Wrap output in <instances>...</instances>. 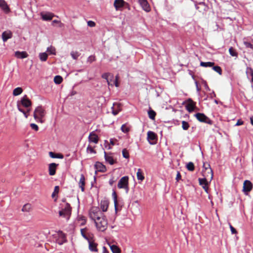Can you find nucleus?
Wrapping results in <instances>:
<instances>
[{"instance_id":"603ef678","label":"nucleus","mask_w":253,"mask_h":253,"mask_svg":"<svg viewBox=\"0 0 253 253\" xmlns=\"http://www.w3.org/2000/svg\"><path fill=\"white\" fill-rule=\"evenodd\" d=\"M244 43L246 47L253 49V44H252L251 42H244Z\"/></svg>"},{"instance_id":"5fc2aeb1","label":"nucleus","mask_w":253,"mask_h":253,"mask_svg":"<svg viewBox=\"0 0 253 253\" xmlns=\"http://www.w3.org/2000/svg\"><path fill=\"white\" fill-rule=\"evenodd\" d=\"M30 126L31 127V128L36 130V131H38V129H39V127L38 126L35 124H30Z\"/></svg>"},{"instance_id":"ddd939ff","label":"nucleus","mask_w":253,"mask_h":253,"mask_svg":"<svg viewBox=\"0 0 253 253\" xmlns=\"http://www.w3.org/2000/svg\"><path fill=\"white\" fill-rule=\"evenodd\" d=\"M0 8L6 14L10 12V9L5 0H0Z\"/></svg>"},{"instance_id":"f3484780","label":"nucleus","mask_w":253,"mask_h":253,"mask_svg":"<svg viewBox=\"0 0 253 253\" xmlns=\"http://www.w3.org/2000/svg\"><path fill=\"white\" fill-rule=\"evenodd\" d=\"M100 208L102 210V212H105L107 211L108 206H109V201L107 200L103 199L101 201L100 204Z\"/></svg>"},{"instance_id":"cd10ccee","label":"nucleus","mask_w":253,"mask_h":253,"mask_svg":"<svg viewBox=\"0 0 253 253\" xmlns=\"http://www.w3.org/2000/svg\"><path fill=\"white\" fill-rule=\"evenodd\" d=\"M130 127L127 124H125L122 126L121 129L123 132L126 133L130 131Z\"/></svg>"},{"instance_id":"de8ad7c7","label":"nucleus","mask_w":253,"mask_h":253,"mask_svg":"<svg viewBox=\"0 0 253 253\" xmlns=\"http://www.w3.org/2000/svg\"><path fill=\"white\" fill-rule=\"evenodd\" d=\"M86 151L88 153H96V151L93 149V148L89 145H88L86 148Z\"/></svg>"},{"instance_id":"864d4df0","label":"nucleus","mask_w":253,"mask_h":253,"mask_svg":"<svg viewBox=\"0 0 253 253\" xmlns=\"http://www.w3.org/2000/svg\"><path fill=\"white\" fill-rule=\"evenodd\" d=\"M59 191V187L58 186H56L54 187V190L53 193L52 194V197H53L55 194H57Z\"/></svg>"},{"instance_id":"72a5a7b5","label":"nucleus","mask_w":253,"mask_h":253,"mask_svg":"<svg viewBox=\"0 0 253 253\" xmlns=\"http://www.w3.org/2000/svg\"><path fill=\"white\" fill-rule=\"evenodd\" d=\"M62 81H63V79L61 76H59V75H57V76H55V77L54 78V82L56 84H61Z\"/></svg>"},{"instance_id":"20e7f679","label":"nucleus","mask_w":253,"mask_h":253,"mask_svg":"<svg viewBox=\"0 0 253 253\" xmlns=\"http://www.w3.org/2000/svg\"><path fill=\"white\" fill-rule=\"evenodd\" d=\"M117 186L119 189H124L126 192L127 193L129 191L128 177L127 176L122 177L119 181Z\"/></svg>"},{"instance_id":"8fccbe9b","label":"nucleus","mask_w":253,"mask_h":253,"mask_svg":"<svg viewBox=\"0 0 253 253\" xmlns=\"http://www.w3.org/2000/svg\"><path fill=\"white\" fill-rule=\"evenodd\" d=\"M84 230H85V229H81V234L82 235V236L85 239H86L87 241H89V239H90V238H89L84 233Z\"/></svg>"},{"instance_id":"f257e3e1","label":"nucleus","mask_w":253,"mask_h":253,"mask_svg":"<svg viewBox=\"0 0 253 253\" xmlns=\"http://www.w3.org/2000/svg\"><path fill=\"white\" fill-rule=\"evenodd\" d=\"M89 215L90 218L93 221L99 220L100 218L104 216L103 212L100 211L98 207H92L89 210Z\"/></svg>"},{"instance_id":"9d476101","label":"nucleus","mask_w":253,"mask_h":253,"mask_svg":"<svg viewBox=\"0 0 253 253\" xmlns=\"http://www.w3.org/2000/svg\"><path fill=\"white\" fill-rule=\"evenodd\" d=\"M204 176H205L204 178H199V184L202 186L203 188L205 190V191L207 192V193H208V189H209V188H208V182L207 181V179L206 177H207L208 176V175H205V174H204Z\"/></svg>"},{"instance_id":"774afa93","label":"nucleus","mask_w":253,"mask_h":253,"mask_svg":"<svg viewBox=\"0 0 253 253\" xmlns=\"http://www.w3.org/2000/svg\"><path fill=\"white\" fill-rule=\"evenodd\" d=\"M204 87H205V89H207V90H209V91L210 90V88H209V87L208 86V85L206 83H205Z\"/></svg>"},{"instance_id":"a18cd8bd","label":"nucleus","mask_w":253,"mask_h":253,"mask_svg":"<svg viewBox=\"0 0 253 253\" xmlns=\"http://www.w3.org/2000/svg\"><path fill=\"white\" fill-rule=\"evenodd\" d=\"M182 127L184 130H187L189 127L188 123L185 121H183L182 122Z\"/></svg>"},{"instance_id":"338daca9","label":"nucleus","mask_w":253,"mask_h":253,"mask_svg":"<svg viewBox=\"0 0 253 253\" xmlns=\"http://www.w3.org/2000/svg\"><path fill=\"white\" fill-rule=\"evenodd\" d=\"M216 96V94L215 93V92L212 91V92L210 94V97L211 98H212L213 97H215Z\"/></svg>"},{"instance_id":"aec40b11","label":"nucleus","mask_w":253,"mask_h":253,"mask_svg":"<svg viewBox=\"0 0 253 253\" xmlns=\"http://www.w3.org/2000/svg\"><path fill=\"white\" fill-rule=\"evenodd\" d=\"M94 167L96 170V171H98L100 172H105L106 170L105 166L99 162L96 163L94 165Z\"/></svg>"},{"instance_id":"09e8293b","label":"nucleus","mask_w":253,"mask_h":253,"mask_svg":"<svg viewBox=\"0 0 253 253\" xmlns=\"http://www.w3.org/2000/svg\"><path fill=\"white\" fill-rule=\"evenodd\" d=\"M96 60L95 57L94 55L89 56L87 59V62L89 63H92L93 61H95Z\"/></svg>"},{"instance_id":"9b49d317","label":"nucleus","mask_w":253,"mask_h":253,"mask_svg":"<svg viewBox=\"0 0 253 253\" xmlns=\"http://www.w3.org/2000/svg\"><path fill=\"white\" fill-rule=\"evenodd\" d=\"M147 139L150 144H154L157 140V135L154 132L149 131L147 132Z\"/></svg>"},{"instance_id":"c85d7f7f","label":"nucleus","mask_w":253,"mask_h":253,"mask_svg":"<svg viewBox=\"0 0 253 253\" xmlns=\"http://www.w3.org/2000/svg\"><path fill=\"white\" fill-rule=\"evenodd\" d=\"M111 74L110 73H105L102 75L101 77L103 79H105L106 80L107 84L109 85L112 86V85H113V84L112 83H110V82L109 79V76H111Z\"/></svg>"},{"instance_id":"412c9836","label":"nucleus","mask_w":253,"mask_h":253,"mask_svg":"<svg viewBox=\"0 0 253 253\" xmlns=\"http://www.w3.org/2000/svg\"><path fill=\"white\" fill-rule=\"evenodd\" d=\"M12 37V33L10 31H4L2 34V39L4 42H6Z\"/></svg>"},{"instance_id":"4be33fe9","label":"nucleus","mask_w":253,"mask_h":253,"mask_svg":"<svg viewBox=\"0 0 253 253\" xmlns=\"http://www.w3.org/2000/svg\"><path fill=\"white\" fill-rule=\"evenodd\" d=\"M195 107V103L191 99H189V102L186 105V108L187 110L189 112H192L194 111Z\"/></svg>"},{"instance_id":"dca6fc26","label":"nucleus","mask_w":253,"mask_h":253,"mask_svg":"<svg viewBox=\"0 0 253 253\" xmlns=\"http://www.w3.org/2000/svg\"><path fill=\"white\" fill-rule=\"evenodd\" d=\"M58 164L55 163H51L48 166L49 174L51 176L54 175L56 173V167Z\"/></svg>"},{"instance_id":"39448f33","label":"nucleus","mask_w":253,"mask_h":253,"mask_svg":"<svg viewBox=\"0 0 253 253\" xmlns=\"http://www.w3.org/2000/svg\"><path fill=\"white\" fill-rule=\"evenodd\" d=\"M59 215L66 218L67 220L69 219L71 214V208L68 203H66L64 208L59 211Z\"/></svg>"},{"instance_id":"2eb2a0df","label":"nucleus","mask_w":253,"mask_h":253,"mask_svg":"<svg viewBox=\"0 0 253 253\" xmlns=\"http://www.w3.org/2000/svg\"><path fill=\"white\" fill-rule=\"evenodd\" d=\"M138 2L144 10L146 12L150 11V6L146 0H138Z\"/></svg>"},{"instance_id":"37998d69","label":"nucleus","mask_w":253,"mask_h":253,"mask_svg":"<svg viewBox=\"0 0 253 253\" xmlns=\"http://www.w3.org/2000/svg\"><path fill=\"white\" fill-rule=\"evenodd\" d=\"M212 68L214 71L218 73L219 75L222 74V69L220 66L213 65L212 67Z\"/></svg>"},{"instance_id":"bb28decb","label":"nucleus","mask_w":253,"mask_h":253,"mask_svg":"<svg viewBox=\"0 0 253 253\" xmlns=\"http://www.w3.org/2000/svg\"><path fill=\"white\" fill-rule=\"evenodd\" d=\"M203 167L206 170H209V171H208V173L210 175V181L211 180V179L213 178V172H212L211 169L210 167V165L208 164L207 165L204 164Z\"/></svg>"},{"instance_id":"f704fd0d","label":"nucleus","mask_w":253,"mask_h":253,"mask_svg":"<svg viewBox=\"0 0 253 253\" xmlns=\"http://www.w3.org/2000/svg\"><path fill=\"white\" fill-rule=\"evenodd\" d=\"M148 113L149 117L150 119H151V120L155 119L156 113L154 110H153L152 109H150L148 111Z\"/></svg>"},{"instance_id":"58836bf2","label":"nucleus","mask_w":253,"mask_h":253,"mask_svg":"<svg viewBox=\"0 0 253 253\" xmlns=\"http://www.w3.org/2000/svg\"><path fill=\"white\" fill-rule=\"evenodd\" d=\"M111 250L113 253H120V249L116 245H112L110 246Z\"/></svg>"},{"instance_id":"f8f14e48","label":"nucleus","mask_w":253,"mask_h":253,"mask_svg":"<svg viewBox=\"0 0 253 253\" xmlns=\"http://www.w3.org/2000/svg\"><path fill=\"white\" fill-rule=\"evenodd\" d=\"M99 138L98 135L95 133V132L92 131L90 133L88 136V141L90 143H94L97 144L98 142Z\"/></svg>"},{"instance_id":"052dcab7","label":"nucleus","mask_w":253,"mask_h":253,"mask_svg":"<svg viewBox=\"0 0 253 253\" xmlns=\"http://www.w3.org/2000/svg\"><path fill=\"white\" fill-rule=\"evenodd\" d=\"M244 124V122L241 119L238 120L236 124H235V126H239L242 125Z\"/></svg>"},{"instance_id":"473e14b6","label":"nucleus","mask_w":253,"mask_h":253,"mask_svg":"<svg viewBox=\"0 0 253 253\" xmlns=\"http://www.w3.org/2000/svg\"><path fill=\"white\" fill-rule=\"evenodd\" d=\"M49 154L50 157L52 158H58V159H63V156L62 154H55L54 153H53L52 152H50Z\"/></svg>"},{"instance_id":"4d7b16f0","label":"nucleus","mask_w":253,"mask_h":253,"mask_svg":"<svg viewBox=\"0 0 253 253\" xmlns=\"http://www.w3.org/2000/svg\"><path fill=\"white\" fill-rule=\"evenodd\" d=\"M116 180L115 179V178L113 176H112L109 181V184L111 186H112L113 184L116 182Z\"/></svg>"},{"instance_id":"1a4fd4ad","label":"nucleus","mask_w":253,"mask_h":253,"mask_svg":"<svg viewBox=\"0 0 253 253\" xmlns=\"http://www.w3.org/2000/svg\"><path fill=\"white\" fill-rule=\"evenodd\" d=\"M41 18L43 21H50L55 16L54 14L50 12H42L40 13Z\"/></svg>"},{"instance_id":"680f3d73","label":"nucleus","mask_w":253,"mask_h":253,"mask_svg":"<svg viewBox=\"0 0 253 253\" xmlns=\"http://www.w3.org/2000/svg\"><path fill=\"white\" fill-rule=\"evenodd\" d=\"M181 176L180 174V173L179 171H177L176 177V181H178L181 179Z\"/></svg>"},{"instance_id":"c9c22d12","label":"nucleus","mask_w":253,"mask_h":253,"mask_svg":"<svg viewBox=\"0 0 253 253\" xmlns=\"http://www.w3.org/2000/svg\"><path fill=\"white\" fill-rule=\"evenodd\" d=\"M31 209V205L30 204H26L24 205L22 209V211L23 212H29Z\"/></svg>"},{"instance_id":"c03bdc74","label":"nucleus","mask_w":253,"mask_h":253,"mask_svg":"<svg viewBox=\"0 0 253 253\" xmlns=\"http://www.w3.org/2000/svg\"><path fill=\"white\" fill-rule=\"evenodd\" d=\"M71 55L73 59H77L78 58L80 55V53L78 51H72L71 52Z\"/></svg>"},{"instance_id":"f03ea898","label":"nucleus","mask_w":253,"mask_h":253,"mask_svg":"<svg viewBox=\"0 0 253 253\" xmlns=\"http://www.w3.org/2000/svg\"><path fill=\"white\" fill-rule=\"evenodd\" d=\"M45 114V110L41 106H40L36 108L34 113V117L37 122L42 123L44 122L43 118Z\"/></svg>"},{"instance_id":"49530a36","label":"nucleus","mask_w":253,"mask_h":253,"mask_svg":"<svg viewBox=\"0 0 253 253\" xmlns=\"http://www.w3.org/2000/svg\"><path fill=\"white\" fill-rule=\"evenodd\" d=\"M122 154L124 158L128 159L129 157V153L126 149H124L122 151Z\"/></svg>"},{"instance_id":"a19ab883","label":"nucleus","mask_w":253,"mask_h":253,"mask_svg":"<svg viewBox=\"0 0 253 253\" xmlns=\"http://www.w3.org/2000/svg\"><path fill=\"white\" fill-rule=\"evenodd\" d=\"M46 51L48 52L50 54L55 55L56 54V50L55 47L52 46H50L47 47Z\"/></svg>"},{"instance_id":"6e6552de","label":"nucleus","mask_w":253,"mask_h":253,"mask_svg":"<svg viewBox=\"0 0 253 253\" xmlns=\"http://www.w3.org/2000/svg\"><path fill=\"white\" fill-rule=\"evenodd\" d=\"M253 188V184L252 183L248 180H246L244 181L243 184V191L244 194L247 195L249 192H250Z\"/></svg>"},{"instance_id":"79ce46f5","label":"nucleus","mask_w":253,"mask_h":253,"mask_svg":"<svg viewBox=\"0 0 253 253\" xmlns=\"http://www.w3.org/2000/svg\"><path fill=\"white\" fill-rule=\"evenodd\" d=\"M186 168L189 171H192L195 169L194 164L192 162H189L186 165Z\"/></svg>"},{"instance_id":"4468645a","label":"nucleus","mask_w":253,"mask_h":253,"mask_svg":"<svg viewBox=\"0 0 253 253\" xmlns=\"http://www.w3.org/2000/svg\"><path fill=\"white\" fill-rule=\"evenodd\" d=\"M112 113L114 115H117L121 110V106L120 103H114L111 108Z\"/></svg>"},{"instance_id":"7c9ffc66","label":"nucleus","mask_w":253,"mask_h":253,"mask_svg":"<svg viewBox=\"0 0 253 253\" xmlns=\"http://www.w3.org/2000/svg\"><path fill=\"white\" fill-rule=\"evenodd\" d=\"M137 178L138 180L143 181L144 179V176L142 172L141 169H139L136 173Z\"/></svg>"},{"instance_id":"ea45409f","label":"nucleus","mask_w":253,"mask_h":253,"mask_svg":"<svg viewBox=\"0 0 253 253\" xmlns=\"http://www.w3.org/2000/svg\"><path fill=\"white\" fill-rule=\"evenodd\" d=\"M229 52L230 54L232 56L237 57L238 53L236 52V50L234 49L232 47H231L229 49Z\"/></svg>"},{"instance_id":"b1692460","label":"nucleus","mask_w":253,"mask_h":253,"mask_svg":"<svg viewBox=\"0 0 253 253\" xmlns=\"http://www.w3.org/2000/svg\"><path fill=\"white\" fill-rule=\"evenodd\" d=\"M79 187L81 188L82 192L84 191L85 177L83 174H81L80 181L79 182Z\"/></svg>"},{"instance_id":"bf43d9fd","label":"nucleus","mask_w":253,"mask_h":253,"mask_svg":"<svg viewBox=\"0 0 253 253\" xmlns=\"http://www.w3.org/2000/svg\"><path fill=\"white\" fill-rule=\"evenodd\" d=\"M230 228L232 234H234L237 233L236 230L230 224Z\"/></svg>"},{"instance_id":"2f4dec72","label":"nucleus","mask_w":253,"mask_h":253,"mask_svg":"<svg viewBox=\"0 0 253 253\" xmlns=\"http://www.w3.org/2000/svg\"><path fill=\"white\" fill-rule=\"evenodd\" d=\"M23 91V89L21 87H18L15 88L13 91V95L14 96H17L20 95Z\"/></svg>"},{"instance_id":"69168bd1","label":"nucleus","mask_w":253,"mask_h":253,"mask_svg":"<svg viewBox=\"0 0 253 253\" xmlns=\"http://www.w3.org/2000/svg\"><path fill=\"white\" fill-rule=\"evenodd\" d=\"M251 81L252 83H253V70L251 69Z\"/></svg>"},{"instance_id":"e433bc0d","label":"nucleus","mask_w":253,"mask_h":253,"mask_svg":"<svg viewBox=\"0 0 253 253\" xmlns=\"http://www.w3.org/2000/svg\"><path fill=\"white\" fill-rule=\"evenodd\" d=\"M112 197H113V200H114L115 210H116V211H117V203H118V202H117V194H116V192L115 191H113V192L112 193Z\"/></svg>"},{"instance_id":"0e129e2a","label":"nucleus","mask_w":253,"mask_h":253,"mask_svg":"<svg viewBox=\"0 0 253 253\" xmlns=\"http://www.w3.org/2000/svg\"><path fill=\"white\" fill-rule=\"evenodd\" d=\"M62 238L63 240V241L58 243V244L60 245H62L64 243H65L66 242V240L65 239V236L64 234L63 235Z\"/></svg>"},{"instance_id":"3c124183","label":"nucleus","mask_w":253,"mask_h":253,"mask_svg":"<svg viewBox=\"0 0 253 253\" xmlns=\"http://www.w3.org/2000/svg\"><path fill=\"white\" fill-rule=\"evenodd\" d=\"M55 23L59 24V27L61 28L63 26L64 24L61 22L60 21L57 20H54L52 22V25H54Z\"/></svg>"},{"instance_id":"13d9d810","label":"nucleus","mask_w":253,"mask_h":253,"mask_svg":"<svg viewBox=\"0 0 253 253\" xmlns=\"http://www.w3.org/2000/svg\"><path fill=\"white\" fill-rule=\"evenodd\" d=\"M87 25L90 27H93L95 26V23L92 21H88L87 22Z\"/></svg>"},{"instance_id":"a878e982","label":"nucleus","mask_w":253,"mask_h":253,"mask_svg":"<svg viewBox=\"0 0 253 253\" xmlns=\"http://www.w3.org/2000/svg\"><path fill=\"white\" fill-rule=\"evenodd\" d=\"M18 110L22 112L26 118H27L29 115V112L30 111V109H27V110H24L19 104H18Z\"/></svg>"},{"instance_id":"6ab92c4d","label":"nucleus","mask_w":253,"mask_h":253,"mask_svg":"<svg viewBox=\"0 0 253 253\" xmlns=\"http://www.w3.org/2000/svg\"><path fill=\"white\" fill-rule=\"evenodd\" d=\"M89 244V249L91 252H97L98 250L97 249V244L95 243L92 239H90L89 241H87Z\"/></svg>"},{"instance_id":"5701e85b","label":"nucleus","mask_w":253,"mask_h":253,"mask_svg":"<svg viewBox=\"0 0 253 253\" xmlns=\"http://www.w3.org/2000/svg\"><path fill=\"white\" fill-rule=\"evenodd\" d=\"M125 2L124 0H115L114 5L116 10H119L124 6Z\"/></svg>"},{"instance_id":"a211bd4d","label":"nucleus","mask_w":253,"mask_h":253,"mask_svg":"<svg viewBox=\"0 0 253 253\" xmlns=\"http://www.w3.org/2000/svg\"><path fill=\"white\" fill-rule=\"evenodd\" d=\"M14 55L17 58L24 59L27 58L28 56V54L25 51H16L14 53Z\"/></svg>"},{"instance_id":"c756f323","label":"nucleus","mask_w":253,"mask_h":253,"mask_svg":"<svg viewBox=\"0 0 253 253\" xmlns=\"http://www.w3.org/2000/svg\"><path fill=\"white\" fill-rule=\"evenodd\" d=\"M214 65V62H201L200 66L204 67H212Z\"/></svg>"},{"instance_id":"4c0bfd02","label":"nucleus","mask_w":253,"mask_h":253,"mask_svg":"<svg viewBox=\"0 0 253 253\" xmlns=\"http://www.w3.org/2000/svg\"><path fill=\"white\" fill-rule=\"evenodd\" d=\"M39 57L42 61H45L47 58V54L45 52L41 53L39 54Z\"/></svg>"},{"instance_id":"0eeeda50","label":"nucleus","mask_w":253,"mask_h":253,"mask_svg":"<svg viewBox=\"0 0 253 253\" xmlns=\"http://www.w3.org/2000/svg\"><path fill=\"white\" fill-rule=\"evenodd\" d=\"M194 116L200 122L205 123L209 125L212 124V121L203 113H198L195 114Z\"/></svg>"},{"instance_id":"e2e57ef3","label":"nucleus","mask_w":253,"mask_h":253,"mask_svg":"<svg viewBox=\"0 0 253 253\" xmlns=\"http://www.w3.org/2000/svg\"><path fill=\"white\" fill-rule=\"evenodd\" d=\"M199 5L203 6L204 7V10L206 11L207 10V6H206L205 3L204 2H200L198 4Z\"/></svg>"},{"instance_id":"7ed1b4c3","label":"nucleus","mask_w":253,"mask_h":253,"mask_svg":"<svg viewBox=\"0 0 253 253\" xmlns=\"http://www.w3.org/2000/svg\"><path fill=\"white\" fill-rule=\"evenodd\" d=\"M94 222L98 230L104 232L107 229L108 222L104 215L100 218L99 220L97 219L96 221H94Z\"/></svg>"},{"instance_id":"423d86ee","label":"nucleus","mask_w":253,"mask_h":253,"mask_svg":"<svg viewBox=\"0 0 253 253\" xmlns=\"http://www.w3.org/2000/svg\"><path fill=\"white\" fill-rule=\"evenodd\" d=\"M18 104H19L22 108V107H24L27 109H30V107L32 105V102L31 100L28 98L27 95H25L23 97L21 98L20 101H17V107Z\"/></svg>"},{"instance_id":"6e6d98bb","label":"nucleus","mask_w":253,"mask_h":253,"mask_svg":"<svg viewBox=\"0 0 253 253\" xmlns=\"http://www.w3.org/2000/svg\"><path fill=\"white\" fill-rule=\"evenodd\" d=\"M118 80H119V76L117 75L115 77V80L114 81V84L116 87H118L119 85V83H118Z\"/></svg>"},{"instance_id":"393cba45","label":"nucleus","mask_w":253,"mask_h":253,"mask_svg":"<svg viewBox=\"0 0 253 253\" xmlns=\"http://www.w3.org/2000/svg\"><path fill=\"white\" fill-rule=\"evenodd\" d=\"M104 158L106 162L109 163V164L112 165L115 163V161L113 158V157L111 156H108L107 155V153L105 151H104Z\"/></svg>"}]
</instances>
